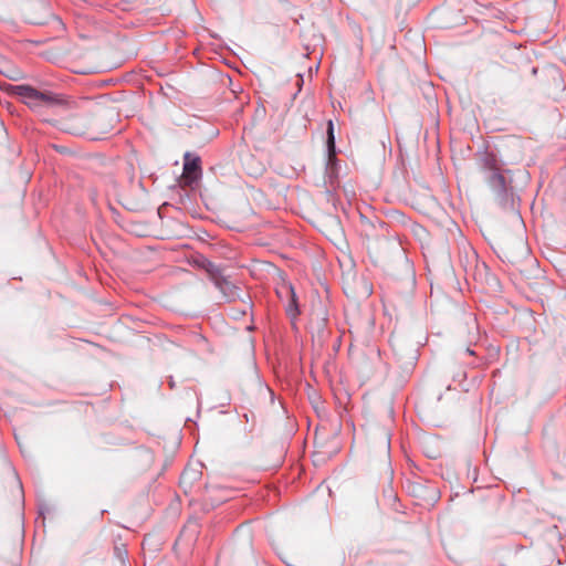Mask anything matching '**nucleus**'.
Masks as SVG:
<instances>
[{
	"instance_id": "nucleus-1",
	"label": "nucleus",
	"mask_w": 566,
	"mask_h": 566,
	"mask_svg": "<svg viewBox=\"0 0 566 566\" xmlns=\"http://www.w3.org/2000/svg\"><path fill=\"white\" fill-rule=\"evenodd\" d=\"M484 180L491 189L495 202L503 209L515 210V195L510 171H502L496 166L493 155L485 153L481 157Z\"/></svg>"
},
{
	"instance_id": "nucleus-2",
	"label": "nucleus",
	"mask_w": 566,
	"mask_h": 566,
	"mask_svg": "<svg viewBox=\"0 0 566 566\" xmlns=\"http://www.w3.org/2000/svg\"><path fill=\"white\" fill-rule=\"evenodd\" d=\"M7 92L21 98V101L33 112H41L42 108H66L69 101L63 94L49 90H38L30 84H8Z\"/></svg>"
},
{
	"instance_id": "nucleus-3",
	"label": "nucleus",
	"mask_w": 566,
	"mask_h": 566,
	"mask_svg": "<svg viewBox=\"0 0 566 566\" xmlns=\"http://www.w3.org/2000/svg\"><path fill=\"white\" fill-rule=\"evenodd\" d=\"M23 19L32 25L53 23L59 31L65 30L62 19L52 11L49 0H28L23 8Z\"/></svg>"
},
{
	"instance_id": "nucleus-4",
	"label": "nucleus",
	"mask_w": 566,
	"mask_h": 566,
	"mask_svg": "<svg viewBox=\"0 0 566 566\" xmlns=\"http://www.w3.org/2000/svg\"><path fill=\"white\" fill-rule=\"evenodd\" d=\"M206 273L208 279L218 289L226 301H231L237 296L238 286L228 280L223 274L222 268L216 263H207Z\"/></svg>"
},
{
	"instance_id": "nucleus-5",
	"label": "nucleus",
	"mask_w": 566,
	"mask_h": 566,
	"mask_svg": "<svg viewBox=\"0 0 566 566\" xmlns=\"http://www.w3.org/2000/svg\"><path fill=\"white\" fill-rule=\"evenodd\" d=\"M406 489L410 495L428 504H434L440 499V491L438 486L434 483L421 478L409 481L406 485Z\"/></svg>"
},
{
	"instance_id": "nucleus-6",
	"label": "nucleus",
	"mask_w": 566,
	"mask_h": 566,
	"mask_svg": "<svg viewBox=\"0 0 566 566\" xmlns=\"http://www.w3.org/2000/svg\"><path fill=\"white\" fill-rule=\"evenodd\" d=\"M531 254V245L528 244L527 237L525 240H518L506 248L505 256L509 262L513 264H518L522 261L526 260L527 255Z\"/></svg>"
},
{
	"instance_id": "nucleus-7",
	"label": "nucleus",
	"mask_w": 566,
	"mask_h": 566,
	"mask_svg": "<svg viewBox=\"0 0 566 566\" xmlns=\"http://www.w3.org/2000/svg\"><path fill=\"white\" fill-rule=\"evenodd\" d=\"M337 155H325V184L335 187L338 184L340 164Z\"/></svg>"
},
{
	"instance_id": "nucleus-8",
	"label": "nucleus",
	"mask_w": 566,
	"mask_h": 566,
	"mask_svg": "<svg viewBox=\"0 0 566 566\" xmlns=\"http://www.w3.org/2000/svg\"><path fill=\"white\" fill-rule=\"evenodd\" d=\"M0 73L11 81H20L25 77L23 71L2 54H0Z\"/></svg>"
},
{
	"instance_id": "nucleus-9",
	"label": "nucleus",
	"mask_w": 566,
	"mask_h": 566,
	"mask_svg": "<svg viewBox=\"0 0 566 566\" xmlns=\"http://www.w3.org/2000/svg\"><path fill=\"white\" fill-rule=\"evenodd\" d=\"M328 336L327 331V318L321 317L312 324V338L314 343H317L321 347L325 344Z\"/></svg>"
},
{
	"instance_id": "nucleus-10",
	"label": "nucleus",
	"mask_w": 566,
	"mask_h": 566,
	"mask_svg": "<svg viewBox=\"0 0 566 566\" xmlns=\"http://www.w3.org/2000/svg\"><path fill=\"white\" fill-rule=\"evenodd\" d=\"M338 148L336 145L335 125L333 119H327L325 132V155H337Z\"/></svg>"
},
{
	"instance_id": "nucleus-11",
	"label": "nucleus",
	"mask_w": 566,
	"mask_h": 566,
	"mask_svg": "<svg viewBox=\"0 0 566 566\" xmlns=\"http://www.w3.org/2000/svg\"><path fill=\"white\" fill-rule=\"evenodd\" d=\"M184 172H202L201 158L189 151L184 155Z\"/></svg>"
},
{
	"instance_id": "nucleus-12",
	"label": "nucleus",
	"mask_w": 566,
	"mask_h": 566,
	"mask_svg": "<svg viewBox=\"0 0 566 566\" xmlns=\"http://www.w3.org/2000/svg\"><path fill=\"white\" fill-rule=\"evenodd\" d=\"M289 294H290V300L285 307V311H286V314L291 317V319H294L301 314V311H300V306H298L297 295L292 285L289 286Z\"/></svg>"
},
{
	"instance_id": "nucleus-13",
	"label": "nucleus",
	"mask_w": 566,
	"mask_h": 566,
	"mask_svg": "<svg viewBox=\"0 0 566 566\" xmlns=\"http://www.w3.org/2000/svg\"><path fill=\"white\" fill-rule=\"evenodd\" d=\"M202 178V172H184V181L189 187L193 188L199 184Z\"/></svg>"
},
{
	"instance_id": "nucleus-14",
	"label": "nucleus",
	"mask_w": 566,
	"mask_h": 566,
	"mask_svg": "<svg viewBox=\"0 0 566 566\" xmlns=\"http://www.w3.org/2000/svg\"><path fill=\"white\" fill-rule=\"evenodd\" d=\"M207 263H212V262H211L209 259H207L206 256H203V255H199V256H197V258L193 260V262H192V264H193L195 266H197V268H199V269L203 270L205 272H206V270H207V265H206Z\"/></svg>"
},
{
	"instance_id": "nucleus-15",
	"label": "nucleus",
	"mask_w": 566,
	"mask_h": 566,
	"mask_svg": "<svg viewBox=\"0 0 566 566\" xmlns=\"http://www.w3.org/2000/svg\"><path fill=\"white\" fill-rule=\"evenodd\" d=\"M54 148L57 153L60 154H66L69 153V149L65 147V146H59V145H54Z\"/></svg>"
},
{
	"instance_id": "nucleus-16",
	"label": "nucleus",
	"mask_w": 566,
	"mask_h": 566,
	"mask_svg": "<svg viewBox=\"0 0 566 566\" xmlns=\"http://www.w3.org/2000/svg\"><path fill=\"white\" fill-rule=\"evenodd\" d=\"M46 512H49V507H48V505H46V504H41V505H39V514H40V515H42V516H43Z\"/></svg>"
},
{
	"instance_id": "nucleus-17",
	"label": "nucleus",
	"mask_w": 566,
	"mask_h": 566,
	"mask_svg": "<svg viewBox=\"0 0 566 566\" xmlns=\"http://www.w3.org/2000/svg\"><path fill=\"white\" fill-rule=\"evenodd\" d=\"M116 549V554L117 556L122 559V562L124 563L125 559H124V555L126 556L127 555V552L125 551L124 553L120 552V549L118 547L115 548Z\"/></svg>"
},
{
	"instance_id": "nucleus-18",
	"label": "nucleus",
	"mask_w": 566,
	"mask_h": 566,
	"mask_svg": "<svg viewBox=\"0 0 566 566\" xmlns=\"http://www.w3.org/2000/svg\"><path fill=\"white\" fill-rule=\"evenodd\" d=\"M168 384H169V387H170L171 389H174V388H175V386H176L175 380H174V378H172L171 376L169 377Z\"/></svg>"
},
{
	"instance_id": "nucleus-19",
	"label": "nucleus",
	"mask_w": 566,
	"mask_h": 566,
	"mask_svg": "<svg viewBox=\"0 0 566 566\" xmlns=\"http://www.w3.org/2000/svg\"><path fill=\"white\" fill-rule=\"evenodd\" d=\"M366 293H367V295H370L373 293V290L370 286H366Z\"/></svg>"
},
{
	"instance_id": "nucleus-20",
	"label": "nucleus",
	"mask_w": 566,
	"mask_h": 566,
	"mask_svg": "<svg viewBox=\"0 0 566 566\" xmlns=\"http://www.w3.org/2000/svg\"><path fill=\"white\" fill-rule=\"evenodd\" d=\"M467 353H468L469 355H475V353H474L470 347H468V348H467Z\"/></svg>"
},
{
	"instance_id": "nucleus-21",
	"label": "nucleus",
	"mask_w": 566,
	"mask_h": 566,
	"mask_svg": "<svg viewBox=\"0 0 566 566\" xmlns=\"http://www.w3.org/2000/svg\"><path fill=\"white\" fill-rule=\"evenodd\" d=\"M242 417L244 418L245 421H249V415L248 413H243Z\"/></svg>"
},
{
	"instance_id": "nucleus-22",
	"label": "nucleus",
	"mask_w": 566,
	"mask_h": 566,
	"mask_svg": "<svg viewBox=\"0 0 566 566\" xmlns=\"http://www.w3.org/2000/svg\"><path fill=\"white\" fill-rule=\"evenodd\" d=\"M298 76V82L303 83V76L301 74L297 75Z\"/></svg>"
},
{
	"instance_id": "nucleus-23",
	"label": "nucleus",
	"mask_w": 566,
	"mask_h": 566,
	"mask_svg": "<svg viewBox=\"0 0 566 566\" xmlns=\"http://www.w3.org/2000/svg\"><path fill=\"white\" fill-rule=\"evenodd\" d=\"M516 218H518L521 220L522 223H524L523 219L521 218V214H516ZM525 227V224H523Z\"/></svg>"
}]
</instances>
